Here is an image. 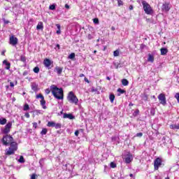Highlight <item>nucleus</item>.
<instances>
[{
    "label": "nucleus",
    "instance_id": "obj_1",
    "mask_svg": "<svg viewBox=\"0 0 179 179\" xmlns=\"http://www.w3.org/2000/svg\"><path fill=\"white\" fill-rule=\"evenodd\" d=\"M50 88L53 96H55L56 99H64V91L62 88H58L56 85H52Z\"/></svg>",
    "mask_w": 179,
    "mask_h": 179
},
{
    "label": "nucleus",
    "instance_id": "obj_2",
    "mask_svg": "<svg viewBox=\"0 0 179 179\" xmlns=\"http://www.w3.org/2000/svg\"><path fill=\"white\" fill-rule=\"evenodd\" d=\"M67 100L70 101V103H73L76 105H78L79 103V99L78 98V96L73 92V91H71L69 92L67 96Z\"/></svg>",
    "mask_w": 179,
    "mask_h": 179
},
{
    "label": "nucleus",
    "instance_id": "obj_3",
    "mask_svg": "<svg viewBox=\"0 0 179 179\" xmlns=\"http://www.w3.org/2000/svg\"><path fill=\"white\" fill-rule=\"evenodd\" d=\"M144 12L146 15H153L154 10L146 1H142Z\"/></svg>",
    "mask_w": 179,
    "mask_h": 179
},
{
    "label": "nucleus",
    "instance_id": "obj_4",
    "mask_svg": "<svg viewBox=\"0 0 179 179\" xmlns=\"http://www.w3.org/2000/svg\"><path fill=\"white\" fill-rule=\"evenodd\" d=\"M163 160L160 157H157L154 161V170H159V167L162 166Z\"/></svg>",
    "mask_w": 179,
    "mask_h": 179
},
{
    "label": "nucleus",
    "instance_id": "obj_5",
    "mask_svg": "<svg viewBox=\"0 0 179 179\" xmlns=\"http://www.w3.org/2000/svg\"><path fill=\"white\" fill-rule=\"evenodd\" d=\"M12 141H13V138L10 135H6V136H3L2 138V143L5 145H8V143L11 144Z\"/></svg>",
    "mask_w": 179,
    "mask_h": 179
},
{
    "label": "nucleus",
    "instance_id": "obj_6",
    "mask_svg": "<svg viewBox=\"0 0 179 179\" xmlns=\"http://www.w3.org/2000/svg\"><path fill=\"white\" fill-rule=\"evenodd\" d=\"M41 98V106H42L43 108L46 109L47 108V106H46V100L43 96V94H36V99H39Z\"/></svg>",
    "mask_w": 179,
    "mask_h": 179
},
{
    "label": "nucleus",
    "instance_id": "obj_7",
    "mask_svg": "<svg viewBox=\"0 0 179 179\" xmlns=\"http://www.w3.org/2000/svg\"><path fill=\"white\" fill-rule=\"evenodd\" d=\"M53 62H52V60H50V59H44L43 60V64L45 66V67H46L48 69H52V67L54 66L53 64Z\"/></svg>",
    "mask_w": 179,
    "mask_h": 179
},
{
    "label": "nucleus",
    "instance_id": "obj_8",
    "mask_svg": "<svg viewBox=\"0 0 179 179\" xmlns=\"http://www.w3.org/2000/svg\"><path fill=\"white\" fill-rule=\"evenodd\" d=\"M158 99L161 104H162L163 106H166V104L167 103V101H166V96L165 94H159L158 95Z\"/></svg>",
    "mask_w": 179,
    "mask_h": 179
},
{
    "label": "nucleus",
    "instance_id": "obj_9",
    "mask_svg": "<svg viewBox=\"0 0 179 179\" xmlns=\"http://www.w3.org/2000/svg\"><path fill=\"white\" fill-rule=\"evenodd\" d=\"M13 122L11 121H9L6 125H5L4 129L3 130V134H6L8 135L9 132H10V129L12 128Z\"/></svg>",
    "mask_w": 179,
    "mask_h": 179
},
{
    "label": "nucleus",
    "instance_id": "obj_10",
    "mask_svg": "<svg viewBox=\"0 0 179 179\" xmlns=\"http://www.w3.org/2000/svg\"><path fill=\"white\" fill-rule=\"evenodd\" d=\"M9 43L10 45H17L18 43L17 38L15 36V35H11V36H10Z\"/></svg>",
    "mask_w": 179,
    "mask_h": 179
},
{
    "label": "nucleus",
    "instance_id": "obj_11",
    "mask_svg": "<svg viewBox=\"0 0 179 179\" xmlns=\"http://www.w3.org/2000/svg\"><path fill=\"white\" fill-rule=\"evenodd\" d=\"M170 9L171 5L169 3L165 2L164 3H163L162 6V10H163V12H169Z\"/></svg>",
    "mask_w": 179,
    "mask_h": 179
},
{
    "label": "nucleus",
    "instance_id": "obj_12",
    "mask_svg": "<svg viewBox=\"0 0 179 179\" xmlns=\"http://www.w3.org/2000/svg\"><path fill=\"white\" fill-rule=\"evenodd\" d=\"M133 155H131V153H128L125 157V163L127 164H129L130 163H131V162H133Z\"/></svg>",
    "mask_w": 179,
    "mask_h": 179
},
{
    "label": "nucleus",
    "instance_id": "obj_13",
    "mask_svg": "<svg viewBox=\"0 0 179 179\" xmlns=\"http://www.w3.org/2000/svg\"><path fill=\"white\" fill-rule=\"evenodd\" d=\"M10 146L12 147V151L13 152V155H15V152L17 150V143L16 142H13V141L10 143Z\"/></svg>",
    "mask_w": 179,
    "mask_h": 179
},
{
    "label": "nucleus",
    "instance_id": "obj_14",
    "mask_svg": "<svg viewBox=\"0 0 179 179\" xmlns=\"http://www.w3.org/2000/svg\"><path fill=\"white\" fill-rule=\"evenodd\" d=\"M3 64L6 65V67H5L6 70H10V66H11L10 62H8V60H3Z\"/></svg>",
    "mask_w": 179,
    "mask_h": 179
},
{
    "label": "nucleus",
    "instance_id": "obj_15",
    "mask_svg": "<svg viewBox=\"0 0 179 179\" xmlns=\"http://www.w3.org/2000/svg\"><path fill=\"white\" fill-rule=\"evenodd\" d=\"M55 71H57V74L60 76L63 71V67H59L57 66L55 69Z\"/></svg>",
    "mask_w": 179,
    "mask_h": 179
},
{
    "label": "nucleus",
    "instance_id": "obj_16",
    "mask_svg": "<svg viewBox=\"0 0 179 179\" xmlns=\"http://www.w3.org/2000/svg\"><path fill=\"white\" fill-rule=\"evenodd\" d=\"M6 155L7 156H10L11 155H14V152L13 151L11 143H10V148H8V150H7V152H6Z\"/></svg>",
    "mask_w": 179,
    "mask_h": 179
},
{
    "label": "nucleus",
    "instance_id": "obj_17",
    "mask_svg": "<svg viewBox=\"0 0 179 179\" xmlns=\"http://www.w3.org/2000/svg\"><path fill=\"white\" fill-rule=\"evenodd\" d=\"M44 25L43 21H39L36 25V29H43Z\"/></svg>",
    "mask_w": 179,
    "mask_h": 179
},
{
    "label": "nucleus",
    "instance_id": "obj_18",
    "mask_svg": "<svg viewBox=\"0 0 179 179\" xmlns=\"http://www.w3.org/2000/svg\"><path fill=\"white\" fill-rule=\"evenodd\" d=\"M161 51V55H167L169 50L167 49V48H162L160 49Z\"/></svg>",
    "mask_w": 179,
    "mask_h": 179
},
{
    "label": "nucleus",
    "instance_id": "obj_19",
    "mask_svg": "<svg viewBox=\"0 0 179 179\" xmlns=\"http://www.w3.org/2000/svg\"><path fill=\"white\" fill-rule=\"evenodd\" d=\"M64 118H69L70 120H73V118H75L73 114H67L66 113L64 114Z\"/></svg>",
    "mask_w": 179,
    "mask_h": 179
},
{
    "label": "nucleus",
    "instance_id": "obj_20",
    "mask_svg": "<svg viewBox=\"0 0 179 179\" xmlns=\"http://www.w3.org/2000/svg\"><path fill=\"white\" fill-rule=\"evenodd\" d=\"M122 84L124 87H127V85H129V83L128 80H127L126 78H124L123 80H122Z\"/></svg>",
    "mask_w": 179,
    "mask_h": 179
},
{
    "label": "nucleus",
    "instance_id": "obj_21",
    "mask_svg": "<svg viewBox=\"0 0 179 179\" xmlns=\"http://www.w3.org/2000/svg\"><path fill=\"white\" fill-rule=\"evenodd\" d=\"M148 62H151V63H153L155 62V57L152 55H148Z\"/></svg>",
    "mask_w": 179,
    "mask_h": 179
},
{
    "label": "nucleus",
    "instance_id": "obj_22",
    "mask_svg": "<svg viewBox=\"0 0 179 179\" xmlns=\"http://www.w3.org/2000/svg\"><path fill=\"white\" fill-rule=\"evenodd\" d=\"M47 126L54 127H55V122L54 121H48Z\"/></svg>",
    "mask_w": 179,
    "mask_h": 179
},
{
    "label": "nucleus",
    "instance_id": "obj_23",
    "mask_svg": "<svg viewBox=\"0 0 179 179\" xmlns=\"http://www.w3.org/2000/svg\"><path fill=\"white\" fill-rule=\"evenodd\" d=\"M6 122H7L6 118H0V124L1 125H5V124H6Z\"/></svg>",
    "mask_w": 179,
    "mask_h": 179
},
{
    "label": "nucleus",
    "instance_id": "obj_24",
    "mask_svg": "<svg viewBox=\"0 0 179 179\" xmlns=\"http://www.w3.org/2000/svg\"><path fill=\"white\" fill-rule=\"evenodd\" d=\"M170 128L171 129H179V124H173V125H170Z\"/></svg>",
    "mask_w": 179,
    "mask_h": 179
},
{
    "label": "nucleus",
    "instance_id": "obj_25",
    "mask_svg": "<svg viewBox=\"0 0 179 179\" xmlns=\"http://www.w3.org/2000/svg\"><path fill=\"white\" fill-rule=\"evenodd\" d=\"M109 99H110L111 103H113V102H114V100H115V94H110Z\"/></svg>",
    "mask_w": 179,
    "mask_h": 179
},
{
    "label": "nucleus",
    "instance_id": "obj_26",
    "mask_svg": "<svg viewBox=\"0 0 179 179\" xmlns=\"http://www.w3.org/2000/svg\"><path fill=\"white\" fill-rule=\"evenodd\" d=\"M55 128H56V129L62 128V124L60 122H55Z\"/></svg>",
    "mask_w": 179,
    "mask_h": 179
},
{
    "label": "nucleus",
    "instance_id": "obj_27",
    "mask_svg": "<svg viewBox=\"0 0 179 179\" xmlns=\"http://www.w3.org/2000/svg\"><path fill=\"white\" fill-rule=\"evenodd\" d=\"M30 107H29V104H28L27 103H26L24 105V111H27L28 110H29Z\"/></svg>",
    "mask_w": 179,
    "mask_h": 179
},
{
    "label": "nucleus",
    "instance_id": "obj_28",
    "mask_svg": "<svg viewBox=\"0 0 179 179\" xmlns=\"http://www.w3.org/2000/svg\"><path fill=\"white\" fill-rule=\"evenodd\" d=\"M142 99L144 100L145 101H147L148 100V96L147 94H144L142 96Z\"/></svg>",
    "mask_w": 179,
    "mask_h": 179
},
{
    "label": "nucleus",
    "instance_id": "obj_29",
    "mask_svg": "<svg viewBox=\"0 0 179 179\" xmlns=\"http://www.w3.org/2000/svg\"><path fill=\"white\" fill-rule=\"evenodd\" d=\"M20 60L21 62H23V63H26L27 62L26 56H23V55L20 56Z\"/></svg>",
    "mask_w": 179,
    "mask_h": 179
},
{
    "label": "nucleus",
    "instance_id": "obj_30",
    "mask_svg": "<svg viewBox=\"0 0 179 179\" xmlns=\"http://www.w3.org/2000/svg\"><path fill=\"white\" fill-rule=\"evenodd\" d=\"M48 132L47 128H43L41 132V135H46Z\"/></svg>",
    "mask_w": 179,
    "mask_h": 179
},
{
    "label": "nucleus",
    "instance_id": "obj_31",
    "mask_svg": "<svg viewBox=\"0 0 179 179\" xmlns=\"http://www.w3.org/2000/svg\"><path fill=\"white\" fill-rule=\"evenodd\" d=\"M34 72L36 73V74L40 73V69L38 66L34 67Z\"/></svg>",
    "mask_w": 179,
    "mask_h": 179
},
{
    "label": "nucleus",
    "instance_id": "obj_32",
    "mask_svg": "<svg viewBox=\"0 0 179 179\" xmlns=\"http://www.w3.org/2000/svg\"><path fill=\"white\" fill-rule=\"evenodd\" d=\"M140 113V110L138 108H137L136 110V111H134V113H133V115H134V117H136V115H138Z\"/></svg>",
    "mask_w": 179,
    "mask_h": 179
},
{
    "label": "nucleus",
    "instance_id": "obj_33",
    "mask_svg": "<svg viewBox=\"0 0 179 179\" xmlns=\"http://www.w3.org/2000/svg\"><path fill=\"white\" fill-rule=\"evenodd\" d=\"M113 55H114L115 57L120 56V50H114V52H113Z\"/></svg>",
    "mask_w": 179,
    "mask_h": 179
},
{
    "label": "nucleus",
    "instance_id": "obj_34",
    "mask_svg": "<svg viewBox=\"0 0 179 179\" xmlns=\"http://www.w3.org/2000/svg\"><path fill=\"white\" fill-rule=\"evenodd\" d=\"M49 9H50V10H55V9H56V5H50V6H49Z\"/></svg>",
    "mask_w": 179,
    "mask_h": 179
},
{
    "label": "nucleus",
    "instance_id": "obj_35",
    "mask_svg": "<svg viewBox=\"0 0 179 179\" xmlns=\"http://www.w3.org/2000/svg\"><path fill=\"white\" fill-rule=\"evenodd\" d=\"M110 167H111V169H115V167H117V164H115L113 162H112L110 163Z\"/></svg>",
    "mask_w": 179,
    "mask_h": 179
},
{
    "label": "nucleus",
    "instance_id": "obj_36",
    "mask_svg": "<svg viewBox=\"0 0 179 179\" xmlns=\"http://www.w3.org/2000/svg\"><path fill=\"white\" fill-rule=\"evenodd\" d=\"M75 56H76L75 53H71V55H69V59H75Z\"/></svg>",
    "mask_w": 179,
    "mask_h": 179
},
{
    "label": "nucleus",
    "instance_id": "obj_37",
    "mask_svg": "<svg viewBox=\"0 0 179 179\" xmlns=\"http://www.w3.org/2000/svg\"><path fill=\"white\" fill-rule=\"evenodd\" d=\"M93 21H94V24H99V20L98 17L94 18Z\"/></svg>",
    "mask_w": 179,
    "mask_h": 179
},
{
    "label": "nucleus",
    "instance_id": "obj_38",
    "mask_svg": "<svg viewBox=\"0 0 179 179\" xmlns=\"http://www.w3.org/2000/svg\"><path fill=\"white\" fill-rule=\"evenodd\" d=\"M117 92H119V93H126L125 90H122V88H118Z\"/></svg>",
    "mask_w": 179,
    "mask_h": 179
},
{
    "label": "nucleus",
    "instance_id": "obj_39",
    "mask_svg": "<svg viewBox=\"0 0 179 179\" xmlns=\"http://www.w3.org/2000/svg\"><path fill=\"white\" fill-rule=\"evenodd\" d=\"M19 162H20V163H24V159L23 156L20 157Z\"/></svg>",
    "mask_w": 179,
    "mask_h": 179
},
{
    "label": "nucleus",
    "instance_id": "obj_40",
    "mask_svg": "<svg viewBox=\"0 0 179 179\" xmlns=\"http://www.w3.org/2000/svg\"><path fill=\"white\" fill-rule=\"evenodd\" d=\"M175 98L178 100V103H179V92H176Z\"/></svg>",
    "mask_w": 179,
    "mask_h": 179
},
{
    "label": "nucleus",
    "instance_id": "obj_41",
    "mask_svg": "<svg viewBox=\"0 0 179 179\" xmlns=\"http://www.w3.org/2000/svg\"><path fill=\"white\" fill-rule=\"evenodd\" d=\"M36 173H32V175H31V179H36Z\"/></svg>",
    "mask_w": 179,
    "mask_h": 179
},
{
    "label": "nucleus",
    "instance_id": "obj_42",
    "mask_svg": "<svg viewBox=\"0 0 179 179\" xmlns=\"http://www.w3.org/2000/svg\"><path fill=\"white\" fill-rule=\"evenodd\" d=\"M117 5L118 6H122L124 5V3L122 0H120V1H117Z\"/></svg>",
    "mask_w": 179,
    "mask_h": 179
},
{
    "label": "nucleus",
    "instance_id": "obj_43",
    "mask_svg": "<svg viewBox=\"0 0 179 179\" xmlns=\"http://www.w3.org/2000/svg\"><path fill=\"white\" fill-rule=\"evenodd\" d=\"M87 38L88 39H93V36L92 35V34H87Z\"/></svg>",
    "mask_w": 179,
    "mask_h": 179
},
{
    "label": "nucleus",
    "instance_id": "obj_44",
    "mask_svg": "<svg viewBox=\"0 0 179 179\" xmlns=\"http://www.w3.org/2000/svg\"><path fill=\"white\" fill-rule=\"evenodd\" d=\"M51 90H50V88H47V90H45V93L46 94H49V93H50Z\"/></svg>",
    "mask_w": 179,
    "mask_h": 179
},
{
    "label": "nucleus",
    "instance_id": "obj_45",
    "mask_svg": "<svg viewBox=\"0 0 179 179\" xmlns=\"http://www.w3.org/2000/svg\"><path fill=\"white\" fill-rule=\"evenodd\" d=\"M136 136H138V137H141L143 136V132H138V134H136Z\"/></svg>",
    "mask_w": 179,
    "mask_h": 179
},
{
    "label": "nucleus",
    "instance_id": "obj_46",
    "mask_svg": "<svg viewBox=\"0 0 179 179\" xmlns=\"http://www.w3.org/2000/svg\"><path fill=\"white\" fill-rule=\"evenodd\" d=\"M24 115H25V117H26L27 118H29V117H30L29 113H25Z\"/></svg>",
    "mask_w": 179,
    "mask_h": 179
},
{
    "label": "nucleus",
    "instance_id": "obj_47",
    "mask_svg": "<svg viewBox=\"0 0 179 179\" xmlns=\"http://www.w3.org/2000/svg\"><path fill=\"white\" fill-rule=\"evenodd\" d=\"M144 48H146V45H145L144 43H141V49H144Z\"/></svg>",
    "mask_w": 179,
    "mask_h": 179
},
{
    "label": "nucleus",
    "instance_id": "obj_48",
    "mask_svg": "<svg viewBox=\"0 0 179 179\" xmlns=\"http://www.w3.org/2000/svg\"><path fill=\"white\" fill-rule=\"evenodd\" d=\"M33 127H34V128H37V127H38L37 122H33Z\"/></svg>",
    "mask_w": 179,
    "mask_h": 179
},
{
    "label": "nucleus",
    "instance_id": "obj_49",
    "mask_svg": "<svg viewBox=\"0 0 179 179\" xmlns=\"http://www.w3.org/2000/svg\"><path fill=\"white\" fill-rule=\"evenodd\" d=\"M4 24H9L10 21L8 20L3 19Z\"/></svg>",
    "mask_w": 179,
    "mask_h": 179
},
{
    "label": "nucleus",
    "instance_id": "obj_50",
    "mask_svg": "<svg viewBox=\"0 0 179 179\" xmlns=\"http://www.w3.org/2000/svg\"><path fill=\"white\" fill-rule=\"evenodd\" d=\"M75 135H76V136H78V135H79V131L78 130L75 131Z\"/></svg>",
    "mask_w": 179,
    "mask_h": 179
},
{
    "label": "nucleus",
    "instance_id": "obj_51",
    "mask_svg": "<svg viewBox=\"0 0 179 179\" xmlns=\"http://www.w3.org/2000/svg\"><path fill=\"white\" fill-rule=\"evenodd\" d=\"M129 10H133L134 9V6L132 5H130V6L129 7Z\"/></svg>",
    "mask_w": 179,
    "mask_h": 179
},
{
    "label": "nucleus",
    "instance_id": "obj_52",
    "mask_svg": "<svg viewBox=\"0 0 179 179\" xmlns=\"http://www.w3.org/2000/svg\"><path fill=\"white\" fill-rule=\"evenodd\" d=\"M65 8H66V9H70V6H69V5H68L67 3L65 5Z\"/></svg>",
    "mask_w": 179,
    "mask_h": 179
},
{
    "label": "nucleus",
    "instance_id": "obj_53",
    "mask_svg": "<svg viewBox=\"0 0 179 179\" xmlns=\"http://www.w3.org/2000/svg\"><path fill=\"white\" fill-rule=\"evenodd\" d=\"M85 83H87L88 84L90 83L88 78H87L86 77L85 78Z\"/></svg>",
    "mask_w": 179,
    "mask_h": 179
},
{
    "label": "nucleus",
    "instance_id": "obj_54",
    "mask_svg": "<svg viewBox=\"0 0 179 179\" xmlns=\"http://www.w3.org/2000/svg\"><path fill=\"white\" fill-rule=\"evenodd\" d=\"M56 26L57 27V29H61L60 24H56Z\"/></svg>",
    "mask_w": 179,
    "mask_h": 179
},
{
    "label": "nucleus",
    "instance_id": "obj_55",
    "mask_svg": "<svg viewBox=\"0 0 179 179\" xmlns=\"http://www.w3.org/2000/svg\"><path fill=\"white\" fill-rule=\"evenodd\" d=\"M36 113L37 114H41V110H36Z\"/></svg>",
    "mask_w": 179,
    "mask_h": 179
},
{
    "label": "nucleus",
    "instance_id": "obj_56",
    "mask_svg": "<svg viewBox=\"0 0 179 179\" xmlns=\"http://www.w3.org/2000/svg\"><path fill=\"white\" fill-rule=\"evenodd\" d=\"M5 53H6V50H3V52H1V55L5 56Z\"/></svg>",
    "mask_w": 179,
    "mask_h": 179
},
{
    "label": "nucleus",
    "instance_id": "obj_57",
    "mask_svg": "<svg viewBox=\"0 0 179 179\" xmlns=\"http://www.w3.org/2000/svg\"><path fill=\"white\" fill-rule=\"evenodd\" d=\"M57 34H61V29H57Z\"/></svg>",
    "mask_w": 179,
    "mask_h": 179
},
{
    "label": "nucleus",
    "instance_id": "obj_58",
    "mask_svg": "<svg viewBox=\"0 0 179 179\" xmlns=\"http://www.w3.org/2000/svg\"><path fill=\"white\" fill-rule=\"evenodd\" d=\"M32 89H33V90H37V86H35V87H32Z\"/></svg>",
    "mask_w": 179,
    "mask_h": 179
},
{
    "label": "nucleus",
    "instance_id": "obj_59",
    "mask_svg": "<svg viewBox=\"0 0 179 179\" xmlns=\"http://www.w3.org/2000/svg\"><path fill=\"white\" fill-rule=\"evenodd\" d=\"M10 87H14L13 83H10Z\"/></svg>",
    "mask_w": 179,
    "mask_h": 179
},
{
    "label": "nucleus",
    "instance_id": "obj_60",
    "mask_svg": "<svg viewBox=\"0 0 179 179\" xmlns=\"http://www.w3.org/2000/svg\"><path fill=\"white\" fill-rule=\"evenodd\" d=\"M57 47V48L59 50L60 49V45L59 43H57V45H56Z\"/></svg>",
    "mask_w": 179,
    "mask_h": 179
},
{
    "label": "nucleus",
    "instance_id": "obj_61",
    "mask_svg": "<svg viewBox=\"0 0 179 179\" xmlns=\"http://www.w3.org/2000/svg\"><path fill=\"white\" fill-rule=\"evenodd\" d=\"M27 71H24V72L23 73V76H27Z\"/></svg>",
    "mask_w": 179,
    "mask_h": 179
},
{
    "label": "nucleus",
    "instance_id": "obj_62",
    "mask_svg": "<svg viewBox=\"0 0 179 179\" xmlns=\"http://www.w3.org/2000/svg\"><path fill=\"white\" fill-rule=\"evenodd\" d=\"M80 78L85 77V74H80Z\"/></svg>",
    "mask_w": 179,
    "mask_h": 179
},
{
    "label": "nucleus",
    "instance_id": "obj_63",
    "mask_svg": "<svg viewBox=\"0 0 179 179\" xmlns=\"http://www.w3.org/2000/svg\"><path fill=\"white\" fill-rule=\"evenodd\" d=\"M129 176H131V178H132L134 176V173H130Z\"/></svg>",
    "mask_w": 179,
    "mask_h": 179
},
{
    "label": "nucleus",
    "instance_id": "obj_64",
    "mask_svg": "<svg viewBox=\"0 0 179 179\" xmlns=\"http://www.w3.org/2000/svg\"><path fill=\"white\" fill-rule=\"evenodd\" d=\"M165 179H170L169 176H166V178H165Z\"/></svg>",
    "mask_w": 179,
    "mask_h": 179
}]
</instances>
